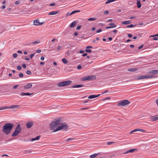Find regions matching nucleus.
<instances>
[{
    "mask_svg": "<svg viewBox=\"0 0 158 158\" xmlns=\"http://www.w3.org/2000/svg\"><path fill=\"white\" fill-rule=\"evenodd\" d=\"M14 126L13 123H7L5 124L2 127V130L6 135L9 134Z\"/></svg>",
    "mask_w": 158,
    "mask_h": 158,
    "instance_id": "nucleus-1",
    "label": "nucleus"
},
{
    "mask_svg": "<svg viewBox=\"0 0 158 158\" xmlns=\"http://www.w3.org/2000/svg\"><path fill=\"white\" fill-rule=\"evenodd\" d=\"M60 118L55 119L54 121H52L51 123L49 125L50 130H54L55 129L54 128L60 124Z\"/></svg>",
    "mask_w": 158,
    "mask_h": 158,
    "instance_id": "nucleus-2",
    "label": "nucleus"
},
{
    "mask_svg": "<svg viewBox=\"0 0 158 158\" xmlns=\"http://www.w3.org/2000/svg\"><path fill=\"white\" fill-rule=\"evenodd\" d=\"M68 128V127L67 124L65 123H63L61 124L60 126H58L56 129H54L53 132H54L57 131H60L62 129H64V130H67Z\"/></svg>",
    "mask_w": 158,
    "mask_h": 158,
    "instance_id": "nucleus-3",
    "label": "nucleus"
},
{
    "mask_svg": "<svg viewBox=\"0 0 158 158\" xmlns=\"http://www.w3.org/2000/svg\"><path fill=\"white\" fill-rule=\"evenodd\" d=\"M21 130V128L20 127V125L19 124L15 129V131L12 134L11 136L12 137H15L18 135L19 134Z\"/></svg>",
    "mask_w": 158,
    "mask_h": 158,
    "instance_id": "nucleus-4",
    "label": "nucleus"
},
{
    "mask_svg": "<svg viewBox=\"0 0 158 158\" xmlns=\"http://www.w3.org/2000/svg\"><path fill=\"white\" fill-rule=\"evenodd\" d=\"M155 77V76H153L152 75H141L137 77L136 79L137 80H141L144 79L152 78Z\"/></svg>",
    "mask_w": 158,
    "mask_h": 158,
    "instance_id": "nucleus-5",
    "label": "nucleus"
},
{
    "mask_svg": "<svg viewBox=\"0 0 158 158\" xmlns=\"http://www.w3.org/2000/svg\"><path fill=\"white\" fill-rule=\"evenodd\" d=\"M71 83V81L69 80L60 82L57 84V85L58 87L65 86L69 85Z\"/></svg>",
    "mask_w": 158,
    "mask_h": 158,
    "instance_id": "nucleus-6",
    "label": "nucleus"
},
{
    "mask_svg": "<svg viewBox=\"0 0 158 158\" xmlns=\"http://www.w3.org/2000/svg\"><path fill=\"white\" fill-rule=\"evenodd\" d=\"M96 78V77L94 75L85 76L82 78L81 80L84 81L86 80H92Z\"/></svg>",
    "mask_w": 158,
    "mask_h": 158,
    "instance_id": "nucleus-7",
    "label": "nucleus"
},
{
    "mask_svg": "<svg viewBox=\"0 0 158 158\" xmlns=\"http://www.w3.org/2000/svg\"><path fill=\"white\" fill-rule=\"evenodd\" d=\"M130 103V102L127 100L122 101L121 102L117 103V106H124L127 105H128Z\"/></svg>",
    "mask_w": 158,
    "mask_h": 158,
    "instance_id": "nucleus-8",
    "label": "nucleus"
},
{
    "mask_svg": "<svg viewBox=\"0 0 158 158\" xmlns=\"http://www.w3.org/2000/svg\"><path fill=\"white\" fill-rule=\"evenodd\" d=\"M32 86V85L31 83H28L24 85L23 87L24 89H29L31 88Z\"/></svg>",
    "mask_w": 158,
    "mask_h": 158,
    "instance_id": "nucleus-9",
    "label": "nucleus"
},
{
    "mask_svg": "<svg viewBox=\"0 0 158 158\" xmlns=\"http://www.w3.org/2000/svg\"><path fill=\"white\" fill-rule=\"evenodd\" d=\"M109 26H107L106 27V29H108L111 28H115L116 27V26L114 24V23H110L109 24Z\"/></svg>",
    "mask_w": 158,
    "mask_h": 158,
    "instance_id": "nucleus-10",
    "label": "nucleus"
},
{
    "mask_svg": "<svg viewBox=\"0 0 158 158\" xmlns=\"http://www.w3.org/2000/svg\"><path fill=\"white\" fill-rule=\"evenodd\" d=\"M150 75H152L154 76V75H156L158 73V70H151L149 72Z\"/></svg>",
    "mask_w": 158,
    "mask_h": 158,
    "instance_id": "nucleus-11",
    "label": "nucleus"
},
{
    "mask_svg": "<svg viewBox=\"0 0 158 158\" xmlns=\"http://www.w3.org/2000/svg\"><path fill=\"white\" fill-rule=\"evenodd\" d=\"M44 22H40L39 20H34V24L35 25L40 26L43 24Z\"/></svg>",
    "mask_w": 158,
    "mask_h": 158,
    "instance_id": "nucleus-12",
    "label": "nucleus"
},
{
    "mask_svg": "<svg viewBox=\"0 0 158 158\" xmlns=\"http://www.w3.org/2000/svg\"><path fill=\"white\" fill-rule=\"evenodd\" d=\"M150 118L152 121H156L158 119V115L152 116Z\"/></svg>",
    "mask_w": 158,
    "mask_h": 158,
    "instance_id": "nucleus-13",
    "label": "nucleus"
},
{
    "mask_svg": "<svg viewBox=\"0 0 158 158\" xmlns=\"http://www.w3.org/2000/svg\"><path fill=\"white\" fill-rule=\"evenodd\" d=\"M145 22H143L140 23L138 24L139 25H143V26H145L147 24L151 22H148V20H145Z\"/></svg>",
    "mask_w": 158,
    "mask_h": 158,
    "instance_id": "nucleus-14",
    "label": "nucleus"
},
{
    "mask_svg": "<svg viewBox=\"0 0 158 158\" xmlns=\"http://www.w3.org/2000/svg\"><path fill=\"white\" fill-rule=\"evenodd\" d=\"M33 93H21L20 94L21 96H24L25 95L29 96L33 94Z\"/></svg>",
    "mask_w": 158,
    "mask_h": 158,
    "instance_id": "nucleus-15",
    "label": "nucleus"
},
{
    "mask_svg": "<svg viewBox=\"0 0 158 158\" xmlns=\"http://www.w3.org/2000/svg\"><path fill=\"white\" fill-rule=\"evenodd\" d=\"M33 123L31 122H30L26 123V126L27 128H29L33 126Z\"/></svg>",
    "mask_w": 158,
    "mask_h": 158,
    "instance_id": "nucleus-16",
    "label": "nucleus"
},
{
    "mask_svg": "<svg viewBox=\"0 0 158 158\" xmlns=\"http://www.w3.org/2000/svg\"><path fill=\"white\" fill-rule=\"evenodd\" d=\"M100 96V94H98V95H95L92 94V95H90V96H89L88 97V98L89 99H93V98H94L98 97Z\"/></svg>",
    "mask_w": 158,
    "mask_h": 158,
    "instance_id": "nucleus-17",
    "label": "nucleus"
},
{
    "mask_svg": "<svg viewBox=\"0 0 158 158\" xmlns=\"http://www.w3.org/2000/svg\"><path fill=\"white\" fill-rule=\"evenodd\" d=\"M136 150H137V149H130L129 150L127 151L126 152H125L124 153V154H127L129 152H133L135 151H136Z\"/></svg>",
    "mask_w": 158,
    "mask_h": 158,
    "instance_id": "nucleus-18",
    "label": "nucleus"
},
{
    "mask_svg": "<svg viewBox=\"0 0 158 158\" xmlns=\"http://www.w3.org/2000/svg\"><path fill=\"white\" fill-rule=\"evenodd\" d=\"M19 106V105H13L10 106H8V109L18 108Z\"/></svg>",
    "mask_w": 158,
    "mask_h": 158,
    "instance_id": "nucleus-19",
    "label": "nucleus"
},
{
    "mask_svg": "<svg viewBox=\"0 0 158 158\" xmlns=\"http://www.w3.org/2000/svg\"><path fill=\"white\" fill-rule=\"evenodd\" d=\"M84 86V85L80 84L78 85H75L72 86V88H78Z\"/></svg>",
    "mask_w": 158,
    "mask_h": 158,
    "instance_id": "nucleus-20",
    "label": "nucleus"
},
{
    "mask_svg": "<svg viewBox=\"0 0 158 158\" xmlns=\"http://www.w3.org/2000/svg\"><path fill=\"white\" fill-rule=\"evenodd\" d=\"M138 70V69L137 68H130L128 69V70L129 71L133 72L135 71Z\"/></svg>",
    "mask_w": 158,
    "mask_h": 158,
    "instance_id": "nucleus-21",
    "label": "nucleus"
},
{
    "mask_svg": "<svg viewBox=\"0 0 158 158\" xmlns=\"http://www.w3.org/2000/svg\"><path fill=\"white\" fill-rule=\"evenodd\" d=\"M59 11H52L50 13H49L48 14L49 15H53L56 14L58 13H59Z\"/></svg>",
    "mask_w": 158,
    "mask_h": 158,
    "instance_id": "nucleus-22",
    "label": "nucleus"
},
{
    "mask_svg": "<svg viewBox=\"0 0 158 158\" xmlns=\"http://www.w3.org/2000/svg\"><path fill=\"white\" fill-rule=\"evenodd\" d=\"M137 7L138 8H140L141 6V5L140 0H137Z\"/></svg>",
    "mask_w": 158,
    "mask_h": 158,
    "instance_id": "nucleus-23",
    "label": "nucleus"
},
{
    "mask_svg": "<svg viewBox=\"0 0 158 158\" xmlns=\"http://www.w3.org/2000/svg\"><path fill=\"white\" fill-rule=\"evenodd\" d=\"M40 137H41L40 135L37 136L35 138H32L31 139V141H35V140H39L40 139Z\"/></svg>",
    "mask_w": 158,
    "mask_h": 158,
    "instance_id": "nucleus-24",
    "label": "nucleus"
},
{
    "mask_svg": "<svg viewBox=\"0 0 158 158\" xmlns=\"http://www.w3.org/2000/svg\"><path fill=\"white\" fill-rule=\"evenodd\" d=\"M76 24V21L73 22L70 25V27H74Z\"/></svg>",
    "mask_w": 158,
    "mask_h": 158,
    "instance_id": "nucleus-25",
    "label": "nucleus"
},
{
    "mask_svg": "<svg viewBox=\"0 0 158 158\" xmlns=\"http://www.w3.org/2000/svg\"><path fill=\"white\" fill-rule=\"evenodd\" d=\"M6 109H8V106H3L0 107V110H3Z\"/></svg>",
    "mask_w": 158,
    "mask_h": 158,
    "instance_id": "nucleus-26",
    "label": "nucleus"
},
{
    "mask_svg": "<svg viewBox=\"0 0 158 158\" xmlns=\"http://www.w3.org/2000/svg\"><path fill=\"white\" fill-rule=\"evenodd\" d=\"M131 23V20H127L123 22V23L124 24H128Z\"/></svg>",
    "mask_w": 158,
    "mask_h": 158,
    "instance_id": "nucleus-27",
    "label": "nucleus"
},
{
    "mask_svg": "<svg viewBox=\"0 0 158 158\" xmlns=\"http://www.w3.org/2000/svg\"><path fill=\"white\" fill-rule=\"evenodd\" d=\"M80 12V11L79 10H75L73 11L70 13V14L69 15V16H70L72 14H74L76 12Z\"/></svg>",
    "mask_w": 158,
    "mask_h": 158,
    "instance_id": "nucleus-28",
    "label": "nucleus"
},
{
    "mask_svg": "<svg viewBox=\"0 0 158 158\" xmlns=\"http://www.w3.org/2000/svg\"><path fill=\"white\" fill-rule=\"evenodd\" d=\"M98 154L95 153V154H92V155H90V157L91 158H94V157H96L98 156Z\"/></svg>",
    "mask_w": 158,
    "mask_h": 158,
    "instance_id": "nucleus-29",
    "label": "nucleus"
},
{
    "mask_svg": "<svg viewBox=\"0 0 158 158\" xmlns=\"http://www.w3.org/2000/svg\"><path fill=\"white\" fill-rule=\"evenodd\" d=\"M62 61L65 64H66L68 63V61L65 58L62 59Z\"/></svg>",
    "mask_w": 158,
    "mask_h": 158,
    "instance_id": "nucleus-30",
    "label": "nucleus"
},
{
    "mask_svg": "<svg viewBox=\"0 0 158 158\" xmlns=\"http://www.w3.org/2000/svg\"><path fill=\"white\" fill-rule=\"evenodd\" d=\"M114 1V0H108L106 2V4H107L109 3L110 2H113Z\"/></svg>",
    "mask_w": 158,
    "mask_h": 158,
    "instance_id": "nucleus-31",
    "label": "nucleus"
},
{
    "mask_svg": "<svg viewBox=\"0 0 158 158\" xmlns=\"http://www.w3.org/2000/svg\"><path fill=\"white\" fill-rule=\"evenodd\" d=\"M138 131V129H134L130 132V134H131L133 132H136L137 131Z\"/></svg>",
    "mask_w": 158,
    "mask_h": 158,
    "instance_id": "nucleus-32",
    "label": "nucleus"
},
{
    "mask_svg": "<svg viewBox=\"0 0 158 158\" xmlns=\"http://www.w3.org/2000/svg\"><path fill=\"white\" fill-rule=\"evenodd\" d=\"M135 26V25H134L133 24H130V25H128L127 26V28H130V27H134Z\"/></svg>",
    "mask_w": 158,
    "mask_h": 158,
    "instance_id": "nucleus-33",
    "label": "nucleus"
},
{
    "mask_svg": "<svg viewBox=\"0 0 158 158\" xmlns=\"http://www.w3.org/2000/svg\"><path fill=\"white\" fill-rule=\"evenodd\" d=\"M115 143V142L110 141L107 142V144L109 145L112 144L113 143Z\"/></svg>",
    "mask_w": 158,
    "mask_h": 158,
    "instance_id": "nucleus-34",
    "label": "nucleus"
},
{
    "mask_svg": "<svg viewBox=\"0 0 158 158\" xmlns=\"http://www.w3.org/2000/svg\"><path fill=\"white\" fill-rule=\"evenodd\" d=\"M39 43H40V41H35V42H33L32 43V44L33 45H34L35 44H39Z\"/></svg>",
    "mask_w": 158,
    "mask_h": 158,
    "instance_id": "nucleus-35",
    "label": "nucleus"
},
{
    "mask_svg": "<svg viewBox=\"0 0 158 158\" xmlns=\"http://www.w3.org/2000/svg\"><path fill=\"white\" fill-rule=\"evenodd\" d=\"M85 52H91V51L90 49H86Z\"/></svg>",
    "mask_w": 158,
    "mask_h": 158,
    "instance_id": "nucleus-36",
    "label": "nucleus"
},
{
    "mask_svg": "<svg viewBox=\"0 0 158 158\" xmlns=\"http://www.w3.org/2000/svg\"><path fill=\"white\" fill-rule=\"evenodd\" d=\"M17 69L19 70H20L22 69V67L20 66H18L17 67Z\"/></svg>",
    "mask_w": 158,
    "mask_h": 158,
    "instance_id": "nucleus-37",
    "label": "nucleus"
},
{
    "mask_svg": "<svg viewBox=\"0 0 158 158\" xmlns=\"http://www.w3.org/2000/svg\"><path fill=\"white\" fill-rule=\"evenodd\" d=\"M35 53L33 54H31L30 56V57L32 59L33 58V57L34 56L35 54Z\"/></svg>",
    "mask_w": 158,
    "mask_h": 158,
    "instance_id": "nucleus-38",
    "label": "nucleus"
},
{
    "mask_svg": "<svg viewBox=\"0 0 158 158\" xmlns=\"http://www.w3.org/2000/svg\"><path fill=\"white\" fill-rule=\"evenodd\" d=\"M111 98V97H107L104 99H103L102 100L103 101H104V100H108V99H110Z\"/></svg>",
    "mask_w": 158,
    "mask_h": 158,
    "instance_id": "nucleus-39",
    "label": "nucleus"
},
{
    "mask_svg": "<svg viewBox=\"0 0 158 158\" xmlns=\"http://www.w3.org/2000/svg\"><path fill=\"white\" fill-rule=\"evenodd\" d=\"M19 76L20 77H23V74L22 73H21L19 74Z\"/></svg>",
    "mask_w": 158,
    "mask_h": 158,
    "instance_id": "nucleus-40",
    "label": "nucleus"
},
{
    "mask_svg": "<svg viewBox=\"0 0 158 158\" xmlns=\"http://www.w3.org/2000/svg\"><path fill=\"white\" fill-rule=\"evenodd\" d=\"M13 56L14 58H16L17 57V54L16 53H14L13 54Z\"/></svg>",
    "mask_w": 158,
    "mask_h": 158,
    "instance_id": "nucleus-41",
    "label": "nucleus"
},
{
    "mask_svg": "<svg viewBox=\"0 0 158 158\" xmlns=\"http://www.w3.org/2000/svg\"><path fill=\"white\" fill-rule=\"evenodd\" d=\"M74 139V138H69V139H68L67 140H66V141L67 142H68L69 141L71 140H72V139Z\"/></svg>",
    "mask_w": 158,
    "mask_h": 158,
    "instance_id": "nucleus-42",
    "label": "nucleus"
},
{
    "mask_svg": "<svg viewBox=\"0 0 158 158\" xmlns=\"http://www.w3.org/2000/svg\"><path fill=\"white\" fill-rule=\"evenodd\" d=\"M26 73L27 74L29 75L31 73V72L29 70H27V71Z\"/></svg>",
    "mask_w": 158,
    "mask_h": 158,
    "instance_id": "nucleus-43",
    "label": "nucleus"
},
{
    "mask_svg": "<svg viewBox=\"0 0 158 158\" xmlns=\"http://www.w3.org/2000/svg\"><path fill=\"white\" fill-rule=\"evenodd\" d=\"M36 52L37 53H40L41 52V50L40 49H37L36 50Z\"/></svg>",
    "mask_w": 158,
    "mask_h": 158,
    "instance_id": "nucleus-44",
    "label": "nucleus"
},
{
    "mask_svg": "<svg viewBox=\"0 0 158 158\" xmlns=\"http://www.w3.org/2000/svg\"><path fill=\"white\" fill-rule=\"evenodd\" d=\"M102 31V30L101 29H98V30H97L96 31L97 33H99L100 32Z\"/></svg>",
    "mask_w": 158,
    "mask_h": 158,
    "instance_id": "nucleus-45",
    "label": "nucleus"
},
{
    "mask_svg": "<svg viewBox=\"0 0 158 158\" xmlns=\"http://www.w3.org/2000/svg\"><path fill=\"white\" fill-rule=\"evenodd\" d=\"M139 131H140L141 132H144L145 131L144 130L142 129H138Z\"/></svg>",
    "mask_w": 158,
    "mask_h": 158,
    "instance_id": "nucleus-46",
    "label": "nucleus"
},
{
    "mask_svg": "<svg viewBox=\"0 0 158 158\" xmlns=\"http://www.w3.org/2000/svg\"><path fill=\"white\" fill-rule=\"evenodd\" d=\"M109 12L108 11L106 10L104 11L103 13L104 14H107L109 13Z\"/></svg>",
    "mask_w": 158,
    "mask_h": 158,
    "instance_id": "nucleus-47",
    "label": "nucleus"
},
{
    "mask_svg": "<svg viewBox=\"0 0 158 158\" xmlns=\"http://www.w3.org/2000/svg\"><path fill=\"white\" fill-rule=\"evenodd\" d=\"M22 67L23 68H24L25 69L26 68V64H23V65H22Z\"/></svg>",
    "mask_w": 158,
    "mask_h": 158,
    "instance_id": "nucleus-48",
    "label": "nucleus"
},
{
    "mask_svg": "<svg viewBox=\"0 0 158 158\" xmlns=\"http://www.w3.org/2000/svg\"><path fill=\"white\" fill-rule=\"evenodd\" d=\"M128 37L130 38H131L132 37V35L131 34H128Z\"/></svg>",
    "mask_w": 158,
    "mask_h": 158,
    "instance_id": "nucleus-49",
    "label": "nucleus"
},
{
    "mask_svg": "<svg viewBox=\"0 0 158 158\" xmlns=\"http://www.w3.org/2000/svg\"><path fill=\"white\" fill-rule=\"evenodd\" d=\"M93 47L92 46H87L86 47V49H88V48H92Z\"/></svg>",
    "mask_w": 158,
    "mask_h": 158,
    "instance_id": "nucleus-50",
    "label": "nucleus"
},
{
    "mask_svg": "<svg viewBox=\"0 0 158 158\" xmlns=\"http://www.w3.org/2000/svg\"><path fill=\"white\" fill-rule=\"evenodd\" d=\"M143 45H142L140 46L139 47H138V49H141L143 47Z\"/></svg>",
    "mask_w": 158,
    "mask_h": 158,
    "instance_id": "nucleus-51",
    "label": "nucleus"
},
{
    "mask_svg": "<svg viewBox=\"0 0 158 158\" xmlns=\"http://www.w3.org/2000/svg\"><path fill=\"white\" fill-rule=\"evenodd\" d=\"M55 5V3H51L50 4V6H54Z\"/></svg>",
    "mask_w": 158,
    "mask_h": 158,
    "instance_id": "nucleus-52",
    "label": "nucleus"
},
{
    "mask_svg": "<svg viewBox=\"0 0 158 158\" xmlns=\"http://www.w3.org/2000/svg\"><path fill=\"white\" fill-rule=\"evenodd\" d=\"M18 86V85H15L13 87V88L14 89H15Z\"/></svg>",
    "mask_w": 158,
    "mask_h": 158,
    "instance_id": "nucleus-53",
    "label": "nucleus"
},
{
    "mask_svg": "<svg viewBox=\"0 0 158 158\" xmlns=\"http://www.w3.org/2000/svg\"><path fill=\"white\" fill-rule=\"evenodd\" d=\"M153 40H158V38L157 37H155L153 39Z\"/></svg>",
    "mask_w": 158,
    "mask_h": 158,
    "instance_id": "nucleus-54",
    "label": "nucleus"
},
{
    "mask_svg": "<svg viewBox=\"0 0 158 158\" xmlns=\"http://www.w3.org/2000/svg\"><path fill=\"white\" fill-rule=\"evenodd\" d=\"M12 79H17L19 78V77H15L14 76L13 77H12Z\"/></svg>",
    "mask_w": 158,
    "mask_h": 158,
    "instance_id": "nucleus-55",
    "label": "nucleus"
},
{
    "mask_svg": "<svg viewBox=\"0 0 158 158\" xmlns=\"http://www.w3.org/2000/svg\"><path fill=\"white\" fill-rule=\"evenodd\" d=\"M19 2L18 1H16L15 2V4L16 5H18V4H19Z\"/></svg>",
    "mask_w": 158,
    "mask_h": 158,
    "instance_id": "nucleus-56",
    "label": "nucleus"
},
{
    "mask_svg": "<svg viewBox=\"0 0 158 158\" xmlns=\"http://www.w3.org/2000/svg\"><path fill=\"white\" fill-rule=\"evenodd\" d=\"M81 27V26H78L76 28V29L77 30H79L80 28Z\"/></svg>",
    "mask_w": 158,
    "mask_h": 158,
    "instance_id": "nucleus-57",
    "label": "nucleus"
},
{
    "mask_svg": "<svg viewBox=\"0 0 158 158\" xmlns=\"http://www.w3.org/2000/svg\"><path fill=\"white\" fill-rule=\"evenodd\" d=\"M135 17H134V16H131V17H130L129 18V19H135Z\"/></svg>",
    "mask_w": 158,
    "mask_h": 158,
    "instance_id": "nucleus-58",
    "label": "nucleus"
},
{
    "mask_svg": "<svg viewBox=\"0 0 158 158\" xmlns=\"http://www.w3.org/2000/svg\"><path fill=\"white\" fill-rule=\"evenodd\" d=\"M81 68V65H78L77 67V68L78 69H80Z\"/></svg>",
    "mask_w": 158,
    "mask_h": 158,
    "instance_id": "nucleus-59",
    "label": "nucleus"
},
{
    "mask_svg": "<svg viewBox=\"0 0 158 158\" xmlns=\"http://www.w3.org/2000/svg\"><path fill=\"white\" fill-rule=\"evenodd\" d=\"M108 92V90H106L105 91H104V92H102V94L106 93H107Z\"/></svg>",
    "mask_w": 158,
    "mask_h": 158,
    "instance_id": "nucleus-60",
    "label": "nucleus"
},
{
    "mask_svg": "<svg viewBox=\"0 0 158 158\" xmlns=\"http://www.w3.org/2000/svg\"><path fill=\"white\" fill-rule=\"evenodd\" d=\"M78 35V33L77 32H75L74 33V35L75 36H77Z\"/></svg>",
    "mask_w": 158,
    "mask_h": 158,
    "instance_id": "nucleus-61",
    "label": "nucleus"
},
{
    "mask_svg": "<svg viewBox=\"0 0 158 158\" xmlns=\"http://www.w3.org/2000/svg\"><path fill=\"white\" fill-rule=\"evenodd\" d=\"M44 56H42L41 57V58H40V59L42 60H44Z\"/></svg>",
    "mask_w": 158,
    "mask_h": 158,
    "instance_id": "nucleus-62",
    "label": "nucleus"
},
{
    "mask_svg": "<svg viewBox=\"0 0 158 158\" xmlns=\"http://www.w3.org/2000/svg\"><path fill=\"white\" fill-rule=\"evenodd\" d=\"M87 55V54L86 53H84L83 54L82 56H85Z\"/></svg>",
    "mask_w": 158,
    "mask_h": 158,
    "instance_id": "nucleus-63",
    "label": "nucleus"
},
{
    "mask_svg": "<svg viewBox=\"0 0 158 158\" xmlns=\"http://www.w3.org/2000/svg\"><path fill=\"white\" fill-rule=\"evenodd\" d=\"M6 8V7L5 5H3L2 7V9H4Z\"/></svg>",
    "mask_w": 158,
    "mask_h": 158,
    "instance_id": "nucleus-64",
    "label": "nucleus"
}]
</instances>
